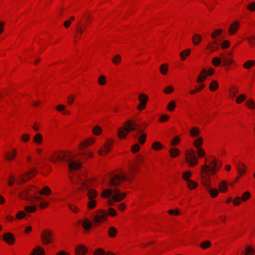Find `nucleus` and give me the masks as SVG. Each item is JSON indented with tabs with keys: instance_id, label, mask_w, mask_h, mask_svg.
Wrapping results in <instances>:
<instances>
[{
	"instance_id": "nucleus-44",
	"label": "nucleus",
	"mask_w": 255,
	"mask_h": 255,
	"mask_svg": "<svg viewBox=\"0 0 255 255\" xmlns=\"http://www.w3.org/2000/svg\"><path fill=\"white\" fill-rule=\"evenodd\" d=\"M246 98V96L244 94L240 95L236 100L237 103L240 104L243 102Z\"/></svg>"
},
{
	"instance_id": "nucleus-9",
	"label": "nucleus",
	"mask_w": 255,
	"mask_h": 255,
	"mask_svg": "<svg viewBox=\"0 0 255 255\" xmlns=\"http://www.w3.org/2000/svg\"><path fill=\"white\" fill-rule=\"evenodd\" d=\"M42 241L44 245H47L51 243L52 240V235L51 232L44 230L41 236Z\"/></svg>"
},
{
	"instance_id": "nucleus-51",
	"label": "nucleus",
	"mask_w": 255,
	"mask_h": 255,
	"mask_svg": "<svg viewBox=\"0 0 255 255\" xmlns=\"http://www.w3.org/2000/svg\"><path fill=\"white\" fill-rule=\"evenodd\" d=\"M98 83L100 85H104L106 83V77L104 75L99 77Z\"/></svg>"
},
{
	"instance_id": "nucleus-30",
	"label": "nucleus",
	"mask_w": 255,
	"mask_h": 255,
	"mask_svg": "<svg viewBox=\"0 0 255 255\" xmlns=\"http://www.w3.org/2000/svg\"><path fill=\"white\" fill-rule=\"evenodd\" d=\"M219 85L216 81H213L209 86L210 90L212 91H214L217 89Z\"/></svg>"
},
{
	"instance_id": "nucleus-12",
	"label": "nucleus",
	"mask_w": 255,
	"mask_h": 255,
	"mask_svg": "<svg viewBox=\"0 0 255 255\" xmlns=\"http://www.w3.org/2000/svg\"><path fill=\"white\" fill-rule=\"evenodd\" d=\"M112 143V141L110 142V141L107 143H106L103 147L99 150V154L100 155H104L107 153H108L111 150V144Z\"/></svg>"
},
{
	"instance_id": "nucleus-54",
	"label": "nucleus",
	"mask_w": 255,
	"mask_h": 255,
	"mask_svg": "<svg viewBox=\"0 0 255 255\" xmlns=\"http://www.w3.org/2000/svg\"><path fill=\"white\" fill-rule=\"evenodd\" d=\"M140 149V146L138 144L136 143L133 145L131 147V150L133 153L137 152Z\"/></svg>"
},
{
	"instance_id": "nucleus-57",
	"label": "nucleus",
	"mask_w": 255,
	"mask_h": 255,
	"mask_svg": "<svg viewBox=\"0 0 255 255\" xmlns=\"http://www.w3.org/2000/svg\"><path fill=\"white\" fill-rule=\"evenodd\" d=\"M94 142V140L93 139H91L89 140H87V141H86L85 142L81 143L80 144V146L81 147H84L85 146H89L90 145L91 143H93Z\"/></svg>"
},
{
	"instance_id": "nucleus-24",
	"label": "nucleus",
	"mask_w": 255,
	"mask_h": 255,
	"mask_svg": "<svg viewBox=\"0 0 255 255\" xmlns=\"http://www.w3.org/2000/svg\"><path fill=\"white\" fill-rule=\"evenodd\" d=\"M117 233V229L114 227H111L108 231V234L109 236L111 238L115 237Z\"/></svg>"
},
{
	"instance_id": "nucleus-14",
	"label": "nucleus",
	"mask_w": 255,
	"mask_h": 255,
	"mask_svg": "<svg viewBox=\"0 0 255 255\" xmlns=\"http://www.w3.org/2000/svg\"><path fill=\"white\" fill-rule=\"evenodd\" d=\"M87 249L83 246L80 245L75 248V253L77 255H84L87 253Z\"/></svg>"
},
{
	"instance_id": "nucleus-3",
	"label": "nucleus",
	"mask_w": 255,
	"mask_h": 255,
	"mask_svg": "<svg viewBox=\"0 0 255 255\" xmlns=\"http://www.w3.org/2000/svg\"><path fill=\"white\" fill-rule=\"evenodd\" d=\"M124 126L118 129V135L121 138H125L130 131L134 130H135V132L133 134V136L137 138L138 135L141 133L143 130L138 128L137 124L130 120L127 121L124 123Z\"/></svg>"
},
{
	"instance_id": "nucleus-18",
	"label": "nucleus",
	"mask_w": 255,
	"mask_h": 255,
	"mask_svg": "<svg viewBox=\"0 0 255 255\" xmlns=\"http://www.w3.org/2000/svg\"><path fill=\"white\" fill-rule=\"evenodd\" d=\"M76 31L77 33V34L76 35V37H80V36L82 34L83 32V29L82 25H81V21H78V24L76 26Z\"/></svg>"
},
{
	"instance_id": "nucleus-1",
	"label": "nucleus",
	"mask_w": 255,
	"mask_h": 255,
	"mask_svg": "<svg viewBox=\"0 0 255 255\" xmlns=\"http://www.w3.org/2000/svg\"><path fill=\"white\" fill-rule=\"evenodd\" d=\"M218 170H219V167H218L216 159L214 157L209 161V165L205 164L202 168V173L206 174L205 175H202V183L206 189L210 192L212 197H216L219 194V191L216 188L211 189L210 188L208 172H210L211 174H214Z\"/></svg>"
},
{
	"instance_id": "nucleus-31",
	"label": "nucleus",
	"mask_w": 255,
	"mask_h": 255,
	"mask_svg": "<svg viewBox=\"0 0 255 255\" xmlns=\"http://www.w3.org/2000/svg\"><path fill=\"white\" fill-rule=\"evenodd\" d=\"M159 70L162 74H163V75L166 74L168 71L167 64L165 63V64H162L160 67Z\"/></svg>"
},
{
	"instance_id": "nucleus-37",
	"label": "nucleus",
	"mask_w": 255,
	"mask_h": 255,
	"mask_svg": "<svg viewBox=\"0 0 255 255\" xmlns=\"http://www.w3.org/2000/svg\"><path fill=\"white\" fill-rule=\"evenodd\" d=\"M102 131V128L98 126L94 127L93 128V132L96 135H99Z\"/></svg>"
},
{
	"instance_id": "nucleus-4",
	"label": "nucleus",
	"mask_w": 255,
	"mask_h": 255,
	"mask_svg": "<svg viewBox=\"0 0 255 255\" xmlns=\"http://www.w3.org/2000/svg\"><path fill=\"white\" fill-rule=\"evenodd\" d=\"M70 177L72 182L74 184H80L81 186L88 190L87 196L89 199L88 203V207L90 209H93L95 207L97 202L94 198L97 196V192L93 189L88 188L86 183L83 179H81L78 175H76L75 177H72L70 175Z\"/></svg>"
},
{
	"instance_id": "nucleus-17",
	"label": "nucleus",
	"mask_w": 255,
	"mask_h": 255,
	"mask_svg": "<svg viewBox=\"0 0 255 255\" xmlns=\"http://www.w3.org/2000/svg\"><path fill=\"white\" fill-rule=\"evenodd\" d=\"M236 165L237 168L238 172L239 174H244V173H245L246 171V166L244 163H241L240 165L238 164H236Z\"/></svg>"
},
{
	"instance_id": "nucleus-63",
	"label": "nucleus",
	"mask_w": 255,
	"mask_h": 255,
	"mask_svg": "<svg viewBox=\"0 0 255 255\" xmlns=\"http://www.w3.org/2000/svg\"><path fill=\"white\" fill-rule=\"evenodd\" d=\"M168 119H169L168 116H167L166 115H163L160 117L159 121L160 122H164L167 121L168 120Z\"/></svg>"
},
{
	"instance_id": "nucleus-64",
	"label": "nucleus",
	"mask_w": 255,
	"mask_h": 255,
	"mask_svg": "<svg viewBox=\"0 0 255 255\" xmlns=\"http://www.w3.org/2000/svg\"><path fill=\"white\" fill-rule=\"evenodd\" d=\"M255 40V36H250L248 38V41H249L250 44L251 45H255V42H254Z\"/></svg>"
},
{
	"instance_id": "nucleus-8",
	"label": "nucleus",
	"mask_w": 255,
	"mask_h": 255,
	"mask_svg": "<svg viewBox=\"0 0 255 255\" xmlns=\"http://www.w3.org/2000/svg\"><path fill=\"white\" fill-rule=\"evenodd\" d=\"M186 160L190 166H194L197 163V157L193 149H190L186 152Z\"/></svg>"
},
{
	"instance_id": "nucleus-53",
	"label": "nucleus",
	"mask_w": 255,
	"mask_h": 255,
	"mask_svg": "<svg viewBox=\"0 0 255 255\" xmlns=\"http://www.w3.org/2000/svg\"><path fill=\"white\" fill-rule=\"evenodd\" d=\"M247 9L251 11H254L255 10V2H251L247 6Z\"/></svg>"
},
{
	"instance_id": "nucleus-48",
	"label": "nucleus",
	"mask_w": 255,
	"mask_h": 255,
	"mask_svg": "<svg viewBox=\"0 0 255 255\" xmlns=\"http://www.w3.org/2000/svg\"><path fill=\"white\" fill-rule=\"evenodd\" d=\"M211 243L209 241H206L201 244V247L203 249H206L211 246Z\"/></svg>"
},
{
	"instance_id": "nucleus-21",
	"label": "nucleus",
	"mask_w": 255,
	"mask_h": 255,
	"mask_svg": "<svg viewBox=\"0 0 255 255\" xmlns=\"http://www.w3.org/2000/svg\"><path fill=\"white\" fill-rule=\"evenodd\" d=\"M201 41V36L199 34H196L193 36L192 38V41L195 45H198Z\"/></svg>"
},
{
	"instance_id": "nucleus-20",
	"label": "nucleus",
	"mask_w": 255,
	"mask_h": 255,
	"mask_svg": "<svg viewBox=\"0 0 255 255\" xmlns=\"http://www.w3.org/2000/svg\"><path fill=\"white\" fill-rule=\"evenodd\" d=\"M82 226L84 229L89 230L92 226V222L88 219L85 220L82 223Z\"/></svg>"
},
{
	"instance_id": "nucleus-22",
	"label": "nucleus",
	"mask_w": 255,
	"mask_h": 255,
	"mask_svg": "<svg viewBox=\"0 0 255 255\" xmlns=\"http://www.w3.org/2000/svg\"><path fill=\"white\" fill-rule=\"evenodd\" d=\"M28 189H24L21 193H19V197L23 199L27 200V197L28 196Z\"/></svg>"
},
{
	"instance_id": "nucleus-16",
	"label": "nucleus",
	"mask_w": 255,
	"mask_h": 255,
	"mask_svg": "<svg viewBox=\"0 0 255 255\" xmlns=\"http://www.w3.org/2000/svg\"><path fill=\"white\" fill-rule=\"evenodd\" d=\"M230 53H229L228 55L226 56H224L223 54H221L222 56V60L224 63L225 65H230L232 63V60L231 58L229 57V55Z\"/></svg>"
},
{
	"instance_id": "nucleus-45",
	"label": "nucleus",
	"mask_w": 255,
	"mask_h": 255,
	"mask_svg": "<svg viewBox=\"0 0 255 255\" xmlns=\"http://www.w3.org/2000/svg\"><path fill=\"white\" fill-rule=\"evenodd\" d=\"M34 170H35V169H33L31 171L26 172L24 174V176L26 177H27L28 179H30L33 176H34L35 175Z\"/></svg>"
},
{
	"instance_id": "nucleus-55",
	"label": "nucleus",
	"mask_w": 255,
	"mask_h": 255,
	"mask_svg": "<svg viewBox=\"0 0 255 255\" xmlns=\"http://www.w3.org/2000/svg\"><path fill=\"white\" fill-rule=\"evenodd\" d=\"M250 197V193L249 192H245L242 197L241 200L243 201H247Z\"/></svg>"
},
{
	"instance_id": "nucleus-2",
	"label": "nucleus",
	"mask_w": 255,
	"mask_h": 255,
	"mask_svg": "<svg viewBox=\"0 0 255 255\" xmlns=\"http://www.w3.org/2000/svg\"><path fill=\"white\" fill-rule=\"evenodd\" d=\"M74 155L71 152H55L51 155L50 160L56 163L58 160L65 161L68 163L69 169L75 170L81 166V163L74 159Z\"/></svg>"
},
{
	"instance_id": "nucleus-62",
	"label": "nucleus",
	"mask_w": 255,
	"mask_h": 255,
	"mask_svg": "<svg viewBox=\"0 0 255 255\" xmlns=\"http://www.w3.org/2000/svg\"><path fill=\"white\" fill-rule=\"evenodd\" d=\"M29 137H30L29 135L28 134L25 133L22 135L21 139L24 142H27L29 140Z\"/></svg>"
},
{
	"instance_id": "nucleus-26",
	"label": "nucleus",
	"mask_w": 255,
	"mask_h": 255,
	"mask_svg": "<svg viewBox=\"0 0 255 255\" xmlns=\"http://www.w3.org/2000/svg\"><path fill=\"white\" fill-rule=\"evenodd\" d=\"M39 193L40 194H44L46 195H49L51 193V191L49 187L46 186V187H44L42 189V190L39 191Z\"/></svg>"
},
{
	"instance_id": "nucleus-40",
	"label": "nucleus",
	"mask_w": 255,
	"mask_h": 255,
	"mask_svg": "<svg viewBox=\"0 0 255 255\" xmlns=\"http://www.w3.org/2000/svg\"><path fill=\"white\" fill-rule=\"evenodd\" d=\"M121 60V56L120 55H116L112 58L113 62L118 65Z\"/></svg>"
},
{
	"instance_id": "nucleus-32",
	"label": "nucleus",
	"mask_w": 255,
	"mask_h": 255,
	"mask_svg": "<svg viewBox=\"0 0 255 255\" xmlns=\"http://www.w3.org/2000/svg\"><path fill=\"white\" fill-rule=\"evenodd\" d=\"M169 153L172 157H175L178 155L179 154V151L177 148H172L170 149Z\"/></svg>"
},
{
	"instance_id": "nucleus-34",
	"label": "nucleus",
	"mask_w": 255,
	"mask_h": 255,
	"mask_svg": "<svg viewBox=\"0 0 255 255\" xmlns=\"http://www.w3.org/2000/svg\"><path fill=\"white\" fill-rule=\"evenodd\" d=\"M255 64V61L253 60H249L244 64V67L246 69H250L252 66Z\"/></svg>"
},
{
	"instance_id": "nucleus-38",
	"label": "nucleus",
	"mask_w": 255,
	"mask_h": 255,
	"mask_svg": "<svg viewBox=\"0 0 255 255\" xmlns=\"http://www.w3.org/2000/svg\"><path fill=\"white\" fill-rule=\"evenodd\" d=\"M152 148L155 150H159L162 148V145L159 142H154L152 146Z\"/></svg>"
},
{
	"instance_id": "nucleus-61",
	"label": "nucleus",
	"mask_w": 255,
	"mask_h": 255,
	"mask_svg": "<svg viewBox=\"0 0 255 255\" xmlns=\"http://www.w3.org/2000/svg\"><path fill=\"white\" fill-rule=\"evenodd\" d=\"M230 45V42L228 40H225L221 44V47L223 49L227 48Z\"/></svg>"
},
{
	"instance_id": "nucleus-42",
	"label": "nucleus",
	"mask_w": 255,
	"mask_h": 255,
	"mask_svg": "<svg viewBox=\"0 0 255 255\" xmlns=\"http://www.w3.org/2000/svg\"><path fill=\"white\" fill-rule=\"evenodd\" d=\"M34 253L31 254L30 255H44V252L40 248L34 250Z\"/></svg>"
},
{
	"instance_id": "nucleus-23",
	"label": "nucleus",
	"mask_w": 255,
	"mask_h": 255,
	"mask_svg": "<svg viewBox=\"0 0 255 255\" xmlns=\"http://www.w3.org/2000/svg\"><path fill=\"white\" fill-rule=\"evenodd\" d=\"M190 133L191 136L196 137L200 133V130L197 127H193L191 129Z\"/></svg>"
},
{
	"instance_id": "nucleus-25",
	"label": "nucleus",
	"mask_w": 255,
	"mask_h": 255,
	"mask_svg": "<svg viewBox=\"0 0 255 255\" xmlns=\"http://www.w3.org/2000/svg\"><path fill=\"white\" fill-rule=\"evenodd\" d=\"M202 144H203V138L201 137H198L193 142V144L196 148H200V146L202 145Z\"/></svg>"
},
{
	"instance_id": "nucleus-47",
	"label": "nucleus",
	"mask_w": 255,
	"mask_h": 255,
	"mask_svg": "<svg viewBox=\"0 0 255 255\" xmlns=\"http://www.w3.org/2000/svg\"><path fill=\"white\" fill-rule=\"evenodd\" d=\"M175 107V102L174 101H172L168 105L167 109L170 111L174 110Z\"/></svg>"
},
{
	"instance_id": "nucleus-27",
	"label": "nucleus",
	"mask_w": 255,
	"mask_h": 255,
	"mask_svg": "<svg viewBox=\"0 0 255 255\" xmlns=\"http://www.w3.org/2000/svg\"><path fill=\"white\" fill-rule=\"evenodd\" d=\"M227 183L224 181L219 184V189L221 192H225L227 190Z\"/></svg>"
},
{
	"instance_id": "nucleus-35",
	"label": "nucleus",
	"mask_w": 255,
	"mask_h": 255,
	"mask_svg": "<svg viewBox=\"0 0 255 255\" xmlns=\"http://www.w3.org/2000/svg\"><path fill=\"white\" fill-rule=\"evenodd\" d=\"M146 134L144 133H141L140 136L138 137V141L141 144H143L146 140Z\"/></svg>"
},
{
	"instance_id": "nucleus-28",
	"label": "nucleus",
	"mask_w": 255,
	"mask_h": 255,
	"mask_svg": "<svg viewBox=\"0 0 255 255\" xmlns=\"http://www.w3.org/2000/svg\"><path fill=\"white\" fill-rule=\"evenodd\" d=\"M43 137L41 134L37 133L34 137V141L37 144H41L42 141Z\"/></svg>"
},
{
	"instance_id": "nucleus-7",
	"label": "nucleus",
	"mask_w": 255,
	"mask_h": 255,
	"mask_svg": "<svg viewBox=\"0 0 255 255\" xmlns=\"http://www.w3.org/2000/svg\"><path fill=\"white\" fill-rule=\"evenodd\" d=\"M108 213L104 210L101 209L98 210L93 216V220L95 222V225L100 224L107 219Z\"/></svg>"
},
{
	"instance_id": "nucleus-19",
	"label": "nucleus",
	"mask_w": 255,
	"mask_h": 255,
	"mask_svg": "<svg viewBox=\"0 0 255 255\" xmlns=\"http://www.w3.org/2000/svg\"><path fill=\"white\" fill-rule=\"evenodd\" d=\"M222 29H218V30H215L213 33H212L211 34V37L214 40V43L216 44H218V42L217 41V40L216 39V37L221 34L222 33Z\"/></svg>"
},
{
	"instance_id": "nucleus-13",
	"label": "nucleus",
	"mask_w": 255,
	"mask_h": 255,
	"mask_svg": "<svg viewBox=\"0 0 255 255\" xmlns=\"http://www.w3.org/2000/svg\"><path fill=\"white\" fill-rule=\"evenodd\" d=\"M207 76V71L206 69H203L201 73V74L198 75L197 78V82L198 83H201L204 81Z\"/></svg>"
},
{
	"instance_id": "nucleus-36",
	"label": "nucleus",
	"mask_w": 255,
	"mask_h": 255,
	"mask_svg": "<svg viewBox=\"0 0 255 255\" xmlns=\"http://www.w3.org/2000/svg\"><path fill=\"white\" fill-rule=\"evenodd\" d=\"M190 50L189 49H186V50L181 52L180 54L181 59L182 60H184L185 59L184 56H187L190 54Z\"/></svg>"
},
{
	"instance_id": "nucleus-60",
	"label": "nucleus",
	"mask_w": 255,
	"mask_h": 255,
	"mask_svg": "<svg viewBox=\"0 0 255 255\" xmlns=\"http://www.w3.org/2000/svg\"><path fill=\"white\" fill-rule=\"evenodd\" d=\"M173 91V88L171 86H169L164 90V92L166 94L171 93Z\"/></svg>"
},
{
	"instance_id": "nucleus-56",
	"label": "nucleus",
	"mask_w": 255,
	"mask_h": 255,
	"mask_svg": "<svg viewBox=\"0 0 255 255\" xmlns=\"http://www.w3.org/2000/svg\"><path fill=\"white\" fill-rule=\"evenodd\" d=\"M106 254L104 250L102 249H98L95 251V255H105Z\"/></svg>"
},
{
	"instance_id": "nucleus-33",
	"label": "nucleus",
	"mask_w": 255,
	"mask_h": 255,
	"mask_svg": "<svg viewBox=\"0 0 255 255\" xmlns=\"http://www.w3.org/2000/svg\"><path fill=\"white\" fill-rule=\"evenodd\" d=\"M188 186L189 189H193L196 188L197 186V183L193 181V180H188V182H187Z\"/></svg>"
},
{
	"instance_id": "nucleus-11",
	"label": "nucleus",
	"mask_w": 255,
	"mask_h": 255,
	"mask_svg": "<svg viewBox=\"0 0 255 255\" xmlns=\"http://www.w3.org/2000/svg\"><path fill=\"white\" fill-rule=\"evenodd\" d=\"M3 239L5 242L9 245H12L15 241L14 235L10 233H6L3 236Z\"/></svg>"
},
{
	"instance_id": "nucleus-46",
	"label": "nucleus",
	"mask_w": 255,
	"mask_h": 255,
	"mask_svg": "<svg viewBox=\"0 0 255 255\" xmlns=\"http://www.w3.org/2000/svg\"><path fill=\"white\" fill-rule=\"evenodd\" d=\"M221 61L222 60L220 58L218 57H215L213 59L212 63L215 66H218L220 65Z\"/></svg>"
},
{
	"instance_id": "nucleus-43",
	"label": "nucleus",
	"mask_w": 255,
	"mask_h": 255,
	"mask_svg": "<svg viewBox=\"0 0 255 255\" xmlns=\"http://www.w3.org/2000/svg\"><path fill=\"white\" fill-rule=\"evenodd\" d=\"M246 104L247 106H248L249 108L252 109H255V104L252 99H250L249 100H248L246 102Z\"/></svg>"
},
{
	"instance_id": "nucleus-5",
	"label": "nucleus",
	"mask_w": 255,
	"mask_h": 255,
	"mask_svg": "<svg viewBox=\"0 0 255 255\" xmlns=\"http://www.w3.org/2000/svg\"><path fill=\"white\" fill-rule=\"evenodd\" d=\"M126 196V194L125 193H121L116 188L105 189L102 193V196L105 198L111 197V199L108 201V204L110 206L114 205V202H120Z\"/></svg>"
},
{
	"instance_id": "nucleus-52",
	"label": "nucleus",
	"mask_w": 255,
	"mask_h": 255,
	"mask_svg": "<svg viewBox=\"0 0 255 255\" xmlns=\"http://www.w3.org/2000/svg\"><path fill=\"white\" fill-rule=\"evenodd\" d=\"M108 211V214L111 216L114 217L117 215L116 211L113 208H109Z\"/></svg>"
},
{
	"instance_id": "nucleus-58",
	"label": "nucleus",
	"mask_w": 255,
	"mask_h": 255,
	"mask_svg": "<svg viewBox=\"0 0 255 255\" xmlns=\"http://www.w3.org/2000/svg\"><path fill=\"white\" fill-rule=\"evenodd\" d=\"M26 214L23 211H19L16 215V218L18 219H21L25 217Z\"/></svg>"
},
{
	"instance_id": "nucleus-15",
	"label": "nucleus",
	"mask_w": 255,
	"mask_h": 255,
	"mask_svg": "<svg viewBox=\"0 0 255 255\" xmlns=\"http://www.w3.org/2000/svg\"><path fill=\"white\" fill-rule=\"evenodd\" d=\"M239 28V23L238 22H235L232 23L229 28V32L230 34H234L235 33L236 31Z\"/></svg>"
},
{
	"instance_id": "nucleus-59",
	"label": "nucleus",
	"mask_w": 255,
	"mask_h": 255,
	"mask_svg": "<svg viewBox=\"0 0 255 255\" xmlns=\"http://www.w3.org/2000/svg\"><path fill=\"white\" fill-rule=\"evenodd\" d=\"M206 48L210 49L211 51L212 52L215 51L218 49L217 47L214 46L212 45V43H210L209 45H207L206 46Z\"/></svg>"
},
{
	"instance_id": "nucleus-50",
	"label": "nucleus",
	"mask_w": 255,
	"mask_h": 255,
	"mask_svg": "<svg viewBox=\"0 0 255 255\" xmlns=\"http://www.w3.org/2000/svg\"><path fill=\"white\" fill-rule=\"evenodd\" d=\"M197 152L199 157H203L205 155L204 149L201 147L197 148Z\"/></svg>"
},
{
	"instance_id": "nucleus-29",
	"label": "nucleus",
	"mask_w": 255,
	"mask_h": 255,
	"mask_svg": "<svg viewBox=\"0 0 255 255\" xmlns=\"http://www.w3.org/2000/svg\"><path fill=\"white\" fill-rule=\"evenodd\" d=\"M16 155V150L14 149L11 153H7L5 158L7 160H12Z\"/></svg>"
},
{
	"instance_id": "nucleus-49",
	"label": "nucleus",
	"mask_w": 255,
	"mask_h": 255,
	"mask_svg": "<svg viewBox=\"0 0 255 255\" xmlns=\"http://www.w3.org/2000/svg\"><path fill=\"white\" fill-rule=\"evenodd\" d=\"M25 210L28 213H32L36 211V207L35 206H25Z\"/></svg>"
},
{
	"instance_id": "nucleus-39",
	"label": "nucleus",
	"mask_w": 255,
	"mask_h": 255,
	"mask_svg": "<svg viewBox=\"0 0 255 255\" xmlns=\"http://www.w3.org/2000/svg\"><path fill=\"white\" fill-rule=\"evenodd\" d=\"M254 254V250L250 246H248L246 248V254L245 255H253Z\"/></svg>"
},
{
	"instance_id": "nucleus-41",
	"label": "nucleus",
	"mask_w": 255,
	"mask_h": 255,
	"mask_svg": "<svg viewBox=\"0 0 255 255\" xmlns=\"http://www.w3.org/2000/svg\"><path fill=\"white\" fill-rule=\"evenodd\" d=\"M191 176V173L190 171H186L183 174V179L188 182V180H191L189 178Z\"/></svg>"
},
{
	"instance_id": "nucleus-6",
	"label": "nucleus",
	"mask_w": 255,
	"mask_h": 255,
	"mask_svg": "<svg viewBox=\"0 0 255 255\" xmlns=\"http://www.w3.org/2000/svg\"><path fill=\"white\" fill-rule=\"evenodd\" d=\"M129 175H127L124 173L121 175L114 174L113 176L110 175L109 183L111 185L116 186L120 184L121 181L129 180Z\"/></svg>"
},
{
	"instance_id": "nucleus-10",
	"label": "nucleus",
	"mask_w": 255,
	"mask_h": 255,
	"mask_svg": "<svg viewBox=\"0 0 255 255\" xmlns=\"http://www.w3.org/2000/svg\"><path fill=\"white\" fill-rule=\"evenodd\" d=\"M140 104L138 106L137 108L139 110H141L144 108L146 105V102L148 101V97L144 94H140L138 96Z\"/></svg>"
}]
</instances>
